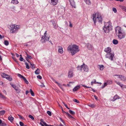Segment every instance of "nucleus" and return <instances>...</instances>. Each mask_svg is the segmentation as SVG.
Masks as SVG:
<instances>
[{
	"mask_svg": "<svg viewBox=\"0 0 126 126\" xmlns=\"http://www.w3.org/2000/svg\"><path fill=\"white\" fill-rule=\"evenodd\" d=\"M118 41L115 39H113V43L115 45H116L118 43Z\"/></svg>",
	"mask_w": 126,
	"mask_h": 126,
	"instance_id": "c85d7f7f",
	"label": "nucleus"
},
{
	"mask_svg": "<svg viewBox=\"0 0 126 126\" xmlns=\"http://www.w3.org/2000/svg\"><path fill=\"white\" fill-rule=\"evenodd\" d=\"M73 101L76 102H77V103H79V101L77 99H74V100H73Z\"/></svg>",
	"mask_w": 126,
	"mask_h": 126,
	"instance_id": "864d4df0",
	"label": "nucleus"
},
{
	"mask_svg": "<svg viewBox=\"0 0 126 126\" xmlns=\"http://www.w3.org/2000/svg\"><path fill=\"white\" fill-rule=\"evenodd\" d=\"M66 114L68 116L69 118L74 119V117L71 115L68 112H67V113H66Z\"/></svg>",
	"mask_w": 126,
	"mask_h": 126,
	"instance_id": "c756f323",
	"label": "nucleus"
},
{
	"mask_svg": "<svg viewBox=\"0 0 126 126\" xmlns=\"http://www.w3.org/2000/svg\"><path fill=\"white\" fill-rule=\"evenodd\" d=\"M69 112L72 114H75V113L74 112L72 111L71 110H69Z\"/></svg>",
	"mask_w": 126,
	"mask_h": 126,
	"instance_id": "79ce46f5",
	"label": "nucleus"
},
{
	"mask_svg": "<svg viewBox=\"0 0 126 126\" xmlns=\"http://www.w3.org/2000/svg\"><path fill=\"white\" fill-rule=\"evenodd\" d=\"M104 51L107 53H111V48L109 47H108L107 48H105V49Z\"/></svg>",
	"mask_w": 126,
	"mask_h": 126,
	"instance_id": "dca6fc26",
	"label": "nucleus"
},
{
	"mask_svg": "<svg viewBox=\"0 0 126 126\" xmlns=\"http://www.w3.org/2000/svg\"><path fill=\"white\" fill-rule=\"evenodd\" d=\"M1 75L3 78H5L6 79H10V76L5 73H1Z\"/></svg>",
	"mask_w": 126,
	"mask_h": 126,
	"instance_id": "9d476101",
	"label": "nucleus"
},
{
	"mask_svg": "<svg viewBox=\"0 0 126 126\" xmlns=\"http://www.w3.org/2000/svg\"><path fill=\"white\" fill-rule=\"evenodd\" d=\"M27 56V57H26V59L29 62H30L28 60V59H32V58L30 56L28 55L27 53H26Z\"/></svg>",
	"mask_w": 126,
	"mask_h": 126,
	"instance_id": "4be33fe9",
	"label": "nucleus"
},
{
	"mask_svg": "<svg viewBox=\"0 0 126 126\" xmlns=\"http://www.w3.org/2000/svg\"><path fill=\"white\" fill-rule=\"evenodd\" d=\"M118 33V36L120 39L124 38L125 37V33L123 31H122Z\"/></svg>",
	"mask_w": 126,
	"mask_h": 126,
	"instance_id": "0eeeda50",
	"label": "nucleus"
},
{
	"mask_svg": "<svg viewBox=\"0 0 126 126\" xmlns=\"http://www.w3.org/2000/svg\"><path fill=\"white\" fill-rule=\"evenodd\" d=\"M108 84L107 82H105L104 83V85H105V86H106L107 85V84Z\"/></svg>",
	"mask_w": 126,
	"mask_h": 126,
	"instance_id": "774afa93",
	"label": "nucleus"
},
{
	"mask_svg": "<svg viewBox=\"0 0 126 126\" xmlns=\"http://www.w3.org/2000/svg\"><path fill=\"white\" fill-rule=\"evenodd\" d=\"M112 26L110 22H106L104 23V26L103 28V30L106 33L109 32L110 30L112 29Z\"/></svg>",
	"mask_w": 126,
	"mask_h": 126,
	"instance_id": "7ed1b4c3",
	"label": "nucleus"
},
{
	"mask_svg": "<svg viewBox=\"0 0 126 126\" xmlns=\"http://www.w3.org/2000/svg\"><path fill=\"white\" fill-rule=\"evenodd\" d=\"M82 67V65H81L80 66H78L77 67V70L80 71H82V67Z\"/></svg>",
	"mask_w": 126,
	"mask_h": 126,
	"instance_id": "7c9ffc66",
	"label": "nucleus"
},
{
	"mask_svg": "<svg viewBox=\"0 0 126 126\" xmlns=\"http://www.w3.org/2000/svg\"><path fill=\"white\" fill-rule=\"evenodd\" d=\"M44 125L45 126H51L50 125H48L46 123H44Z\"/></svg>",
	"mask_w": 126,
	"mask_h": 126,
	"instance_id": "5fc2aeb1",
	"label": "nucleus"
},
{
	"mask_svg": "<svg viewBox=\"0 0 126 126\" xmlns=\"http://www.w3.org/2000/svg\"><path fill=\"white\" fill-rule=\"evenodd\" d=\"M87 4L88 5H90L91 4V2L90 0H84Z\"/></svg>",
	"mask_w": 126,
	"mask_h": 126,
	"instance_id": "5701e85b",
	"label": "nucleus"
},
{
	"mask_svg": "<svg viewBox=\"0 0 126 126\" xmlns=\"http://www.w3.org/2000/svg\"><path fill=\"white\" fill-rule=\"evenodd\" d=\"M0 97L2 98H5V97L1 93H0Z\"/></svg>",
	"mask_w": 126,
	"mask_h": 126,
	"instance_id": "603ef678",
	"label": "nucleus"
},
{
	"mask_svg": "<svg viewBox=\"0 0 126 126\" xmlns=\"http://www.w3.org/2000/svg\"><path fill=\"white\" fill-rule=\"evenodd\" d=\"M122 8L123 10L126 12V7L125 6H123L122 7Z\"/></svg>",
	"mask_w": 126,
	"mask_h": 126,
	"instance_id": "09e8293b",
	"label": "nucleus"
},
{
	"mask_svg": "<svg viewBox=\"0 0 126 126\" xmlns=\"http://www.w3.org/2000/svg\"><path fill=\"white\" fill-rule=\"evenodd\" d=\"M51 22L52 23L53 25L54 26V28L55 29H57L58 26L56 25L55 22L54 20H52Z\"/></svg>",
	"mask_w": 126,
	"mask_h": 126,
	"instance_id": "f3484780",
	"label": "nucleus"
},
{
	"mask_svg": "<svg viewBox=\"0 0 126 126\" xmlns=\"http://www.w3.org/2000/svg\"><path fill=\"white\" fill-rule=\"evenodd\" d=\"M69 24H70L69 25V27H72V25L71 24V22L69 21Z\"/></svg>",
	"mask_w": 126,
	"mask_h": 126,
	"instance_id": "bf43d9fd",
	"label": "nucleus"
},
{
	"mask_svg": "<svg viewBox=\"0 0 126 126\" xmlns=\"http://www.w3.org/2000/svg\"><path fill=\"white\" fill-rule=\"evenodd\" d=\"M122 75H115L113 76V78L115 79L116 78H125Z\"/></svg>",
	"mask_w": 126,
	"mask_h": 126,
	"instance_id": "9b49d317",
	"label": "nucleus"
},
{
	"mask_svg": "<svg viewBox=\"0 0 126 126\" xmlns=\"http://www.w3.org/2000/svg\"><path fill=\"white\" fill-rule=\"evenodd\" d=\"M4 44L8 46L9 45V42L7 40H6L4 41Z\"/></svg>",
	"mask_w": 126,
	"mask_h": 126,
	"instance_id": "ea45409f",
	"label": "nucleus"
},
{
	"mask_svg": "<svg viewBox=\"0 0 126 126\" xmlns=\"http://www.w3.org/2000/svg\"><path fill=\"white\" fill-rule=\"evenodd\" d=\"M80 86L79 85H78L75 86L73 89V92H75L79 90L80 88Z\"/></svg>",
	"mask_w": 126,
	"mask_h": 126,
	"instance_id": "6ab92c4d",
	"label": "nucleus"
},
{
	"mask_svg": "<svg viewBox=\"0 0 126 126\" xmlns=\"http://www.w3.org/2000/svg\"><path fill=\"white\" fill-rule=\"evenodd\" d=\"M96 83H99L97 82H96L95 80L94 81H92L91 82V84L92 85H93V84H96ZM99 83L100 85L101 84V83Z\"/></svg>",
	"mask_w": 126,
	"mask_h": 126,
	"instance_id": "72a5a7b5",
	"label": "nucleus"
},
{
	"mask_svg": "<svg viewBox=\"0 0 126 126\" xmlns=\"http://www.w3.org/2000/svg\"><path fill=\"white\" fill-rule=\"evenodd\" d=\"M112 10L114 13H116L117 12V10L115 8H113L112 9Z\"/></svg>",
	"mask_w": 126,
	"mask_h": 126,
	"instance_id": "de8ad7c7",
	"label": "nucleus"
},
{
	"mask_svg": "<svg viewBox=\"0 0 126 126\" xmlns=\"http://www.w3.org/2000/svg\"><path fill=\"white\" fill-rule=\"evenodd\" d=\"M19 124L20 126H24V125L23 123L21 122H19Z\"/></svg>",
	"mask_w": 126,
	"mask_h": 126,
	"instance_id": "8fccbe9b",
	"label": "nucleus"
},
{
	"mask_svg": "<svg viewBox=\"0 0 126 126\" xmlns=\"http://www.w3.org/2000/svg\"><path fill=\"white\" fill-rule=\"evenodd\" d=\"M17 93H19L20 91V90L17 87L15 90Z\"/></svg>",
	"mask_w": 126,
	"mask_h": 126,
	"instance_id": "4c0bfd02",
	"label": "nucleus"
},
{
	"mask_svg": "<svg viewBox=\"0 0 126 126\" xmlns=\"http://www.w3.org/2000/svg\"><path fill=\"white\" fill-rule=\"evenodd\" d=\"M23 79L24 80V82L26 83V84H28L29 82L27 79Z\"/></svg>",
	"mask_w": 126,
	"mask_h": 126,
	"instance_id": "6e6d98bb",
	"label": "nucleus"
},
{
	"mask_svg": "<svg viewBox=\"0 0 126 126\" xmlns=\"http://www.w3.org/2000/svg\"><path fill=\"white\" fill-rule=\"evenodd\" d=\"M88 106L89 107L93 108H94L95 107V105L94 104H89L88 105Z\"/></svg>",
	"mask_w": 126,
	"mask_h": 126,
	"instance_id": "a19ab883",
	"label": "nucleus"
},
{
	"mask_svg": "<svg viewBox=\"0 0 126 126\" xmlns=\"http://www.w3.org/2000/svg\"><path fill=\"white\" fill-rule=\"evenodd\" d=\"M119 97L117 94H116L114 96L113 99L111 100L114 101L116 99H119Z\"/></svg>",
	"mask_w": 126,
	"mask_h": 126,
	"instance_id": "a211bd4d",
	"label": "nucleus"
},
{
	"mask_svg": "<svg viewBox=\"0 0 126 126\" xmlns=\"http://www.w3.org/2000/svg\"><path fill=\"white\" fill-rule=\"evenodd\" d=\"M20 56H21L20 58H19V60L21 61H22L23 60V58L22 57V55H20Z\"/></svg>",
	"mask_w": 126,
	"mask_h": 126,
	"instance_id": "3c124183",
	"label": "nucleus"
},
{
	"mask_svg": "<svg viewBox=\"0 0 126 126\" xmlns=\"http://www.w3.org/2000/svg\"><path fill=\"white\" fill-rule=\"evenodd\" d=\"M3 37H4V36H2L0 34V39H1Z\"/></svg>",
	"mask_w": 126,
	"mask_h": 126,
	"instance_id": "69168bd1",
	"label": "nucleus"
},
{
	"mask_svg": "<svg viewBox=\"0 0 126 126\" xmlns=\"http://www.w3.org/2000/svg\"><path fill=\"white\" fill-rule=\"evenodd\" d=\"M82 65V70H83L84 71L87 72L88 71L89 69L87 66L86 64L83 63Z\"/></svg>",
	"mask_w": 126,
	"mask_h": 126,
	"instance_id": "1a4fd4ad",
	"label": "nucleus"
},
{
	"mask_svg": "<svg viewBox=\"0 0 126 126\" xmlns=\"http://www.w3.org/2000/svg\"><path fill=\"white\" fill-rule=\"evenodd\" d=\"M10 84L12 86V87L14 88L15 90V89H16L17 88L15 85H14L13 84L10 83Z\"/></svg>",
	"mask_w": 126,
	"mask_h": 126,
	"instance_id": "f704fd0d",
	"label": "nucleus"
},
{
	"mask_svg": "<svg viewBox=\"0 0 126 126\" xmlns=\"http://www.w3.org/2000/svg\"><path fill=\"white\" fill-rule=\"evenodd\" d=\"M107 83L108 84H110L112 83V81L110 80H109L107 81Z\"/></svg>",
	"mask_w": 126,
	"mask_h": 126,
	"instance_id": "e433bc0d",
	"label": "nucleus"
},
{
	"mask_svg": "<svg viewBox=\"0 0 126 126\" xmlns=\"http://www.w3.org/2000/svg\"><path fill=\"white\" fill-rule=\"evenodd\" d=\"M5 112V111L4 110H3L0 111V115H3Z\"/></svg>",
	"mask_w": 126,
	"mask_h": 126,
	"instance_id": "bb28decb",
	"label": "nucleus"
},
{
	"mask_svg": "<svg viewBox=\"0 0 126 126\" xmlns=\"http://www.w3.org/2000/svg\"><path fill=\"white\" fill-rule=\"evenodd\" d=\"M8 120L10 121L11 122L14 119V118L12 117L11 115H10L8 118Z\"/></svg>",
	"mask_w": 126,
	"mask_h": 126,
	"instance_id": "a878e982",
	"label": "nucleus"
},
{
	"mask_svg": "<svg viewBox=\"0 0 126 126\" xmlns=\"http://www.w3.org/2000/svg\"><path fill=\"white\" fill-rule=\"evenodd\" d=\"M47 31H46L44 34V35L42 36L41 37V41L42 43H44L46 42L47 41H48L49 37H47L46 36Z\"/></svg>",
	"mask_w": 126,
	"mask_h": 126,
	"instance_id": "39448f33",
	"label": "nucleus"
},
{
	"mask_svg": "<svg viewBox=\"0 0 126 126\" xmlns=\"http://www.w3.org/2000/svg\"><path fill=\"white\" fill-rule=\"evenodd\" d=\"M58 1V0H51L50 4L52 5H54L57 4Z\"/></svg>",
	"mask_w": 126,
	"mask_h": 126,
	"instance_id": "ddd939ff",
	"label": "nucleus"
},
{
	"mask_svg": "<svg viewBox=\"0 0 126 126\" xmlns=\"http://www.w3.org/2000/svg\"><path fill=\"white\" fill-rule=\"evenodd\" d=\"M17 76L20 78H22V79H26L23 76L20 74H18Z\"/></svg>",
	"mask_w": 126,
	"mask_h": 126,
	"instance_id": "2f4dec72",
	"label": "nucleus"
},
{
	"mask_svg": "<svg viewBox=\"0 0 126 126\" xmlns=\"http://www.w3.org/2000/svg\"><path fill=\"white\" fill-rule=\"evenodd\" d=\"M60 106L61 108V109H62V112H63V113H65V114H66V113H67V112H65V111H63V107H62V106Z\"/></svg>",
	"mask_w": 126,
	"mask_h": 126,
	"instance_id": "4d7b16f0",
	"label": "nucleus"
},
{
	"mask_svg": "<svg viewBox=\"0 0 126 126\" xmlns=\"http://www.w3.org/2000/svg\"><path fill=\"white\" fill-rule=\"evenodd\" d=\"M29 117L32 120H34V119L33 117L31 115H29Z\"/></svg>",
	"mask_w": 126,
	"mask_h": 126,
	"instance_id": "49530a36",
	"label": "nucleus"
},
{
	"mask_svg": "<svg viewBox=\"0 0 126 126\" xmlns=\"http://www.w3.org/2000/svg\"><path fill=\"white\" fill-rule=\"evenodd\" d=\"M91 17L93 19L94 23L95 24L97 21L101 22L102 21V18L101 15L98 12L94 13L92 16Z\"/></svg>",
	"mask_w": 126,
	"mask_h": 126,
	"instance_id": "f03ea898",
	"label": "nucleus"
},
{
	"mask_svg": "<svg viewBox=\"0 0 126 126\" xmlns=\"http://www.w3.org/2000/svg\"><path fill=\"white\" fill-rule=\"evenodd\" d=\"M25 64L26 66V68L28 69H29L30 68V67L29 66L28 63L26 62L25 63Z\"/></svg>",
	"mask_w": 126,
	"mask_h": 126,
	"instance_id": "37998d69",
	"label": "nucleus"
},
{
	"mask_svg": "<svg viewBox=\"0 0 126 126\" xmlns=\"http://www.w3.org/2000/svg\"><path fill=\"white\" fill-rule=\"evenodd\" d=\"M58 52L62 54L63 53V49L62 47L61 46L58 47Z\"/></svg>",
	"mask_w": 126,
	"mask_h": 126,
	"instance_id": "2eb2a0df",
	"label": "nucleus"
},
{
	"mask_svg": "<svg viewBox=\"0 0 126 126\" xmlns=\"http://www.w3.org/2000/svg\"><path fill=\"white\" fill-rule=\"evenodd\" d=\"M15 103L16 105L18 106H21L22 104L21 102L19 101H16L15 102Z\"/></svg>",
	"mask_w": 126,
	"mask_h": 126,
	"instance_id": "b1692460",
	"label": "nucleus"
},
{
	"mask_svg": "<svg viewBox=\"0 0 126 126\" xmlns=\"http://www.w3.org/2000/svg\"><path fill=\"white\" fill-rule=\"evenodd\" d=\"M82 86H83V87H86V88H91L90 87H88V86H86L84 85H82Z\"/></svg>",
	"mask_w": 126,
	"mask_h": 126,
	"instance_id": "680f3d73",
	"label": "nucleus"
},
{
	"mask_svg": "<svg viewBox=\"0 0 126 126\" xmlns=\"http://www.w3.org/2000/svg\"><path fill=\"white\" fill-rule=\"evenodd\" d=\"M12 3L14 4H17L18 3V2L17 0H12Z\"/></svg>",
	"mask_w": 126,
	"mask_h": 126,
	"instance_id": "393cba45",
	"label": "nucleus"
},
{
	"mask_svg": "<svg viewBox=\"0 0 126 126\" xmlns=\"http://www.w3.org/2000/svg\"><path fill=\"white\" fill-rule=\"evenodd\" d=\"M78 46L74 44L69 46L67 47V50L70 51L72 55L79 51Z\"/></svg>",
	"mask_w": 126,
	"mask_h": 126,
	"instance_id": "f257e3e1",
	"label": "nucleus"
},
{
	"mask_svg": "<svg viewBox=\"0 0 126 126\" xmlns=\"http://www.w3.org/2000/svg\"><path fill=\"white\" fill-rule=\"evenodd\" d=\"M40 71V70L38 68H37L35 71V73L37 75L39 74Z\"/></svg>",
	"mask_w": 126,
	"mask_h": 126,
	"instance_id": "cd10ccee",
	"label": "nucleus"
},
{
	"mask_svg": "<svg viewBox=\"0 0 126 126\" xmlns=\"http://www.w3.org/2000/svg\"><path fill=\"white\" fill-rule=\"evenodd\" d=\"M115 82L118 85H120V83L118 82L115 81Z\"/></svg>",
	"mask_w": 126,
	"mask_h": 126,
	"instance_id": "e2e57ef3",
	"label": "nucleus"
},
{
	"mask_svg": "<svg viewBox=\"0 0 126 126\" xmlns=\"http://www.w3.org/2000/svg\"><path fill=\"white\" fill-rule=\"evenodd\" d=\"M40 121H41V122H43L44 125V123H46L45 122L43 121V119H41L40 120Z\"/></svg>",
	"mask_w": 126,
	"mask_h": 126,
	"instance_id": "052dcab7",
	"label": "nucleus"
},
{
	"mask_svg": "<svg viewBox=\"0 0 126 126\" xmlns=\"http://www.w3.org/2000/svg\"><path fill=\"white\" fill-rule=\"evenodd\" d=\"M10 33H13L17 32L20 28V26L18 25H14L11 26Z\"/></svg>",
	"mask_w": 126,
	"mask_h": 126,
	"instance_id": "20e7f679",
	"label": "nucleus"
},
{
	"mask_svg": "<svg viewBox=\"0 0 126 126\" xmlns=\"http://www.w3.org/2000/svg\"><path fill=\"white\" fill-rule=\"evenodd\" d=\"M115 30L116 32H118V33L123 31L121 29V28L119 26H117L115 28Z\"/></svg>",
	"mask_w": 126,
	"mask_h": 126,
	"instance_id": "4468645a",
	"label": "nucleus"
},
{
	"mask_svg": "<svg viewBox=\"0 0 126 126\" xmlns=\"http://www.w3.org/2000/svg\"><path fill=\"white\" fill-rule=\"evenodd\" d=\"M0 126H6V124L4 123V122H2L0 125Z\"/></svg>",
	"mask_w": 126,
	"mask_h": 126,
	"instance_id": "c9c22d12",
	"label": "nucleus"
},
{
	"mask_svg": "<svg viewBox=\"0 0 126 126\" xmlns=\"http://www.w3.org/2000/svg\"><path fill=\"white\" fill-rule=\"evenodd\" d=\"M114 54L113 52L107 53L106 55V57L111 61H113V58L114 57Z\"/></svg>",
	"mask_w": 126,
	"mask_h": 126,
	"instance_id": "423d86ee",
	"label": "nucleus"
},
{
	"mask_svg": "<svg viewBox=\"0 0 126 126\" xmlns=\"http://www.w3.org/2000/svg\"><path fill=\"white\" fill-rule=\"evenodd\" d=\"M74 70L73 69H70L68 72V77L69 78H71L74 76Z\"/></svg>",
	"mask_w": 126,
	"mask_h": 126,
	"instance_id": "6e6552de",
	"label": "nucleus"
},
{
	"mask_svg": "<svg viewBox=\"0 0 126 126\" xmlns=\"http://www.w3.org/2000/svg\"><path fill=\"white\" fill-rule=\"evenodd\" d=\"M47 113L50 116H51V113L50 111H48L47 112Z\"/></svg>",
	"mask_w": 126,
	"mask_h": 126,
	"instance_id": "a18cd8bd",
	"label": "nucleus"
},
{
	"mask_svg": "<svg viewBox=\"0 0 126 126\" xmlns=\"http://www.w3.org/2000/svg\"><path fill=\"white\" fill-rule=\"evenodd\" d=\"M3 82L1 81L0 82V85H3Z\"/></svg>",
	"mask_w": 126,
	"mask_h": 126,
	"instance_id": "338daca9",
	"label": "nucleus"
},
{
	"mask_svg": "<svg viewBox=\"0 0 126 126\" xmlns=\"http://www.w3.org/2000/svg\"><path fill=\"white\" fill-rule=\"evenodd\" d=\"M87 47L90 50H92L93 48V46L90 44L88 43L87 45Z\"/></svg>",
	"mask_w": 126,
	"mask_h": 126,
	"instance_id": "aec40b11",
	"label": "nucleus"
},
{
	"mask_svg": "<svg viewBox=\"0 0 126 126\" xmlns=\"http://www.w3.org/2000/svg\"><path fill=\"white\" fill-rule=\"evenodd\" d=\"M53 80L59 86H60L62 89V88L61 87V85L60 83L57 82L54 79H53Z\"/></svg>",
	"mask_w": 126,
	"mask_h": 126,
	"instance_id": "473e14b6",
	"label": "nucleus"
},
{
	"mask_svg": "<svg viewBox=\"0 0 126 126\" xmlns=\"http://www.w3.org/2000/svg\"><path fill=\"white\" fill-rule=\"evenodd\" d=\"M37 78L38 79H42V77L39 75H38V76H37Z\"/></svg>",
	"mask_w": 126,
	"mask_h": 126,
	"instance_id": "13d9d810",
	"label": "nucleus"
},
{
	"mask_svg": "<svg viewBox=\"0 0 126 126\" xmlns=\"http://www.w3.org/2000/svg\"><path fill=\"white\" fill-rule=\"evenodd\" d=\"M70 5L72 6V7L75 8L76 6L75 2L74 0H69Z\"/></svg>",
	"mask_w": 126,
	"mask_h": 126,
	"instance_id": "f8f14e48",
	"label": "nucleus"
},
{
	"mask_svg": "<svg viewBox=\"0 0 126 126\" xmlns=\"http://www.w3.org/2000/svg\"><path fill=\"white\" fill-rule=\"evenodd\" d=\"M30 63V64L31 65V67L32 69L34 68H35V66L34 65V64L33 63H31L30 62H29Z\"/></svg>",
	"mask_w": 126,
	"mask_h": 126,
	"instance_id": "c03bdc74",
	"label": "nucleus"
},
{
	"mask_svg": "<svg viewBox=\"0 0 126 126\" xmlns=\"http://www.w3.org/2000/svg\"><path fill=\"white\" fill-rule=\"evenodd\" d=\"M98 66L99 67V69L100 70H103L104 68V66L103 65H98Z\"/></svg>",
	"mask_w": 126,
	"mask_h": 126,
	"instance_id": "412c9836",
	"label": "nucleus"
},
{
	"mask_svg": "<svg viewBox=\"0 0 126 126\" xmlns=\"http://www.w3.org/2000/svg\"><path fill=\"white\" fill-rule=\"evenodd\" d=\"M30 93L31 94V95L32 96H34V94L33 92V91L31 89H30Z\"/></svg>",
	"mask_w": 126,
	"mask_h": 126,
	"instance_id": "58836bf2",
	"label": "nucleus"
},
{
	"mask_svg": "<svg viewBox=\"0 0 126 126\" xmlns=\"http://www.w3.org/2000/svg\"><path fill=\"white\" fill-rule=\"evenodd\" d=\"M63 104H64V105H65V107H66V108L67 107V106L66 104H65V103L63 102Z\"/></svg>",
	"mask_w": 126,
	"mask_h": 126,
	"instance_id": "0e129e2a",
	"label": "nucleus"
}]
</instances>
